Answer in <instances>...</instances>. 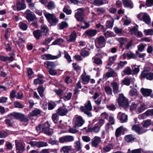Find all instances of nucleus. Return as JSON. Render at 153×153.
<instances>
[{
  "label": "nucleus",
  "mask_w": 153,
  "mask_h": 153,
  "mask_svg": "<svg viewBox=\"0 0 153 153\" xmlns=\"http://www.w3.org/2000/svg\"><path fill=\"white\" fill-rule=\"evenodd\" d=\"M43 14L47 20L51 25H56L58 22L59 20L53 14L50 13L45 10Z\"/></svg>",
  "instance_id": "obj_1"
},
{
  "label": "nucleus",
  "mask_w": 153,
  "mask_h": 153,
  "mask_svg": "<svg viewBox=\"0 0 153 153\" xmlns=\"http://www.w3.org/2000/svg\"><path fill=\"white\" fill-rule=\"evenodd\" d=\"M92 109V107L90 100H88L85 104L84 106H82L80 107L81 111L87 115L89 117L92 116L91 112H90Z\"/></svg>",
  "instance_id": "obj_2"
},
{
  "label": "nucleus",
  "mask_w": 153,
  "mask_h": 153,
  "mask_svg": "<svg viewBox=\"0 0 153 153\" xmlns=\"http://www.w3.org/2000/svg\"><path fill=\"white\" fill-rule=\"evenodd\" d=\"M11 119L15 118L19 119L21 121L24 122L28 121V118L27 116H25L23 114L18 113H13L10 114L9 115Z\"/></svg>",
  "instance_id": "obj_3"
},
{
  "label": "nucleus",
  "mask_w": 153,
  "mask_h": 153,
  "mask_svg": "<svg viewBox=\"0 0 153 153\" xmlns=\"http://www.w3.org/2000/svg\"><path fill=\"white\" fill-rule=\"evenodd\" d=\"M85 123V121L81 116L77 115L75 116L73 120L74 128L81 127Z\"/></svg>",
  "instance_id": "obj_4"
},
{
  "label": "nucleus",
  "mask_w": 153,
  "mask_h": 153,
  "mask_svg": "<svg viewBox=\"0 0 153 153\" xmlns=\"http://www.w3.org/2000/svg\"><path fill=\"white\" fill-rule=\"evenodd\" d=\"M105 38L102 36H101L96 38L95 44L96 47L98 48L104 47L106 44Z\"/></svg>",
  "instance_id": "obj_5"
},
{
  "label": "nucleus",
  "mask_w": 153,
  "mask_h": 153,
  "mask_svg": "<svg viewBox=\"0 0 153 153\" xmlns=\"http://www.w3.org/2000/svg\"><path fill=\"white\" fill-rule=\"evenodd\" d=\"M137 17L140 20L143 21L147 24L151 22V19L149 14L146 13H140L138 15Z\"/></svg>",
  "instance_id": "obj_6"
},
{
  "label": "nucleus",
  "mask_w": 153,
  "mask_h": 153,
  "mask_svg": "<svg viewBox=\"0 0 153 153\" xmlns=\"http://www.w3.org/2000/svg\"><path fill=\"white\" fill-rule=\"evenodd\" d=\"M77 11L75 13L74 16L76 19L79 22H82L84 19L83 16L85 14V9L81 8L78 9Z\"/></svg>",
  "instance_id": "obj_7"
},
{
  "label": "nucleus",
  "mask_w": 153,
  "mask_h": 153,
  "mask_svg": "<svg viewBox=\"0 0 153 153\" xmlns=\"http://www.w3.org/2000/svg\"><path fill=\"white\" fill-rule=\"evenodd\" d=\"M118 102L120 105L123 106L125 108H127L128 106L127 99L122 94H119Z\"/></svg>",
  "instance_id": "obj_8"
},
{
  "label": "nucleus",
  "mask_w": 153,
  "mask_h": 153,
  "mask_svg": "<svg viewBox=\"0 0 153 153\" xmlns=\"http://www.w3.org/2000/svg\"><path fill=\"white\" fill-rule=\"evenodd\" d=\"M50 126L48 122H46L42 125V129L46 134L48 136H51L53 133V130L50 128Z\"/></svg>",
  "instance_id": "obj_9"
},
{
  "label": "nucleus",
  "mask_w": 153,
  "mask_h": 153,
  "mask_svg": "<svg viewBox=\"0 0 153 153\" xmlns=\"http://www.w3.org/2000/svg\"><path fill=\"white\" fill-rule=\"evenodd\" d=\"M24 14L25 18L29 22L33 21L37 18L33 12L29 10H27L25 12Z\"/></svg>",
  "instance_id": "obj_10"
},
{
  "label": "nucleus",
  "mask_w": 153,
  "mask_h": 153,
  "mask_svg": "<svg viewBox=\"0 0 153 153\" xmlns=\"http://www.w3.org/2000/svg\"><path fill=\"white\" fill-rule=\"evenodd\" d=\"M29 144L33 146H36L38 148L46 147L48 145V143L43 141H30Z\"/></svg>",
  "instance_id": "obj_11"
},
{
  "label": "nucleus",
  "mask_w": 153,
  "mask_h": 153,
  "mask_svg": "<svg viewBox=\"0 0 153 153\" xmlns=\"http://www.w3.org/2000/svg\"><path fill=\"white\" fill-rule=\"evenodd\" d=\"M59 55L57 56H53L51 54H44L42 56V58L45 60H53L57 59L61 56V53L59 51Z\"/></svg>",
  "instance_id": "obj_12"
},
{
  "label": "nucleus",
  "mask_w": 153,
  "mask_h": 153,
  "mask_svg": "<svg viewBox=\"0 0 153 153\" xmlns=\"http://www.w3.org/2000/svg\"><path fill=\"white\" fill-rule=\"evenodd\" d=\"M74 137L73 136L66 135L60 137L59 142L61 143L72 142L74 141Z\"/></svg>",
  "instance_id": "obj_13"
},
{
  "label": "nucleus",
  "mask_w": 153,
  "mask_h": 153,
  "mask_svg": "<svg viewBox=\"0 0 153 153\" xmlns=\"http://www.w3.org/2000/svg\"><path fill=\"white\" fill-rule=\"evenodd\" d=\"M97 33V31L96 29H89L85 31L83 35L85 37H92L95 36Z\"/></svg>",
  "instance_id": "obj_14"
},
{
  "label": "nucleus",
  "mask_w": 153,
  "mask_h": 153,
  "mask_svg": "<svg viewBox=\"0 0 153 153\" xmlns=\"http://www.w3.org/2000/svg\"><path fill=\"white\" fill-rule=\"evenodd\" d=\"M141 77L146 78L147 79L151 80L153 79V73L149 72L146 71L142 72L141 75Z\"/></svg>",
  "instance_id": "obj_15"
},
{
  "label": "nucleus",
  "mask_w": 153,
  "mask_h": 153,
  "mask_svg": "<svg viewBox=\"0 0 153 153\" xmlns=\"http://www.w3.org/2000/svg\"><path fill=\"white\" fill-rule=\"evenodd\" d=\"M76 38V34L75 31L72 32L69 36L65 37L66 41L68 42H74Z\"/></svg>",
  "instance_id": "obj_16"
},
{
  "label": "nucleus",
  "mask_w": 153,
  "mask_h": 153,
  "mask_svg": "<svg viewBox=\"0 0 153 153\" xmlns=\"http://www.w3.org/2000/svg\"><path fill=\"white\" fill-rule=\"evenodd\" d=\"M100 128H101L97 125L95 124L93 127L88 128L86 131L87 132H90L91 133L97 134L99 132Z\"/></svg>",
  "instance_id": "obj_17"
},
{
  "label": "nucleus",
  "mask_w": 153,
  "mask_h": 153,
  "mask_svg": "<svg viewBox=\"0 0 153 153\" xmlns=\"http://www.w3.org/2000/svg\"><path fill=\"white\" fill-rule=\"evenodd\" d=\"M26 7V5L24 0H19L16 4V9L17 11L24 10Z\"/></svg>",
  "instance_id": "obj_18"
},
{
  "label": "nucleus",
  "mask_w": 153,
  "mask_h": 153,
  "mask_svg": "<svg viewBox=\"0 0 153 153\" xmlns=\"http://www.w3.org/2000/svg\"><path fill=\"white\" fill-rule=\"evenodd\" d=\"M111 85L112 88L113 92L114 94H118L120 92V91L119 90V82L113 81L111 82Z\"/></svg>",
  "instance_id": "obj_19"
},
{
  "label": "nucleus",
  "mask_w": 153,
  "mask_h": 153,
  "mask_svg": "<svg viewBox=\"0 0 153 153\" xmlns=\"http://www.w3.org/2000/svg\"><path fill=\"white\" fill-rule=\"evenodd\" d=\"M16 148L18 152L19 153H22L25 150V146L22 143L18 140H15Z\"/></svg>",
  "instance_id": "obj_20"
},
{
  "label": "nucleus",
  "mask_w": 153,
  "mask_h": 153,
  "mask_svg": "<svg viewBox=\"0 0 153 153\" xmlns=\"http://www.w3.org/2000/svg\"><path fill=\"white\" fill-rule=\"evenodd\" d=\"M136 139L135 136L132 134L126 135L124 138L125 141L128 143H132Z\"/></svg>",
  "instance_id": "obj_21"
},
{
  "label": "nucleus",
  "mask_w": 153,
  "mask_h": 153,
  "mask_svg": "<svg viewBox=\"0 0 153 153\" xmlns=\"http://www.w3.org/2000/svg\"><path fill=\"white\" fill-rule=\"evenodd\" d=\"M101 141L100 138L96 136L92 140L91 146L92 147L97 148L99 147V144Z\"/></svg>",
  "instance_id": "obj_22"
},
{
  "label": "nucleus",
  "mask_w": 153,
  "mask_h": 153,
  "mask_svg": "<svg viewBox=\"0 0 153 153\" xmlns=\"http://www.w3.org/2000/svg\"><path fill=\"white\" fill-rule=\"evenodd\" d=\"M117 117L121 123L126 122L128 120L127 116L125 114L121 112L118 113Z\"/></svg>",
  "instance_id": "obj_23"
},
{
  "label": "nucleus",
  "mask_w": 153,
  "mask_h": 153,
  "mask_svg": "<svg viewBox=\"0 0 153 153\" xmlns=\"http://www.w3.org/2000/svg\"><path fill=\"white\" fill-rule=\"evenodd\" d=\"M68 112V110L65 107H62L59 108L57 110V113L61 116L66 115Z\"/></svg>",
  "instance_id": "obj_24"
},
{
  "label": "nucleus",
  "mask_w": 153,
  "mask_h": 153,
  "mask_svg": "<svg viewBox=\"0 0 153 153\" xmlns=\"http://www.w3.org/2000/svg\"><path fill=\"white\" fill-rule=\"evenodd\" d=\"M49 31V30L46 25L43 24L41 25L40 31L43 36L47 35Z\"/></svg>",
  "instance_id": "obj_25"
},
{
  "label": "nucleus",
  "mask_w": 153,
  "mask_h": 153,
  "mask_svg": "<svg viewBox=\"0 0 153 153\" xmlns=\"http://www.w3.org/2000/svg\"><path fill=\"white\" fill-rule=\"evenodd\" d=\"M140 91L144 97L149 96L152 92V90L151 89L144 88H142Z\"/></svg>",
  "instance_id": "obj_26"
},
{
  "label": "nucleus",
  "mask_w": 153,
  "mask_h": 153,
  "mask_svg": "<svg viewBox=\"0 0 153 153\" xmlns=\"http://www.w3.org/2000/svg\"><path fill=\"white\" fill-rule=\"evenodd\" d=\"M124 6L130 9L134 7V4L131 0H125L123 2Z\"/></svg>",
  "instance_id": "obj_27"
},
{
  "label": "nucleus",
  "mask_w": 153,
  "mask_h": 153,
  "mask_svg": "<svg viewBox=\"0 0 153 153\" xmlns=\"http://www.w3.org/2000/svg\"><path fill=\"white\" fill-rule=\"evenodd\" d=\"M81 78L82 80V82L85 84H88L90 79V76L86 75L85 73L82 74L81 76Z\"/></svg>",
  "instance_id": "obj_28"
},
{
  "label": "nucleus",
  "mask_w": 153,
  "mask_h": 153,
  "mask_svg": "<svg viewBox=\"0 0 153 153\" xmlns=\"http://www.w3.org/2000/svg\"><path fill=\"white\" fill-rule=\"evenodd\" d=\"M33 34L34 37L37 40H39L43 36L40 30H34L33 32Z\"/></svg>",
  "instance_id": "obj_29"
},
{
  "label": "nucleus",
  "mask_w": 153,
  "mask_h": 153,
  "mask_svg": "<svg viewBox=\"0 0 153 153\" xmlns=\"http://www.w3.org/2000/svg\"><path fill=\"white\" fill-rule=\"evenodd\" d=\"M44 65L45 67L49 69H53L55 66V63L51 61H45L44 62Z\"/></svg>",
  "instance_id": "obj_30"
},
{
  "label": "nucleus",
  "mask_w": 153,
  "mask_h": 153,
  "mask_svg": "<svg viewBox=\"0 0 153 153\" xmlns=\"http://www.w3.org/2000/svg\"><path fill=\"white\" fill-rule=\"evenodd\" d=\"M41 112L42 111L36 108L30 112V115L32 117L38 116H40Z\"/></svg>",
  "instance_id": "obj_31"
},
{
  "label": "nucleus",
  "mask_w": 153,
  "mask_h": 153,
  "mask_svg": "<svg viewBox=\"0 0 153 153\" xmlns=\"http://www.w3.org/2000/svg\"><path fill=\"white\" fill-rule=\"evenodd\" d=\"M46 7L48 10H51L54 9L56 7V6L55 2L53 1H51L48 2Z\"/></svg>",
  "instance_id": "obj_32"
},
{
  "label": "nucleus",
  "mask_w": 153,
  "mask_h": 153,
  "mask_svg": "<svg viewBox=\"0 0 153 153\" xmlns=\"http://www.w3.org/2000/svg\"><path fill=\"white\" fill-rule=\"evenodd\" d=\"M68 26V24L66 22L62 21L59 23L58 25V28L61 30L66 28Z\"/></svg>",
  "instance_id": "obj_33"
},
{
  "label": "nucleus",
  "mask_w": 153,
  "mask_h": 153,
  "mask_svg": "<svg viewBox=\"0 0 153 153\" xmlns=\"http://www.w3.org/2000/svg\"><path fill=\"white\" fill-rule=\"evenodd\" d=\"M14 58L12 56L9 57L8 56L0 55V60L2 61L5 62L7 61H12L14 60Z\"/></svg>",
  "instance_id": "obj_34"
},
{
  "label": "nucleus",
  "mask_w": 153,
  "mask_h": 153,
  "mask_svg": "<svg viewBox=\"0 0 153 153\" xmlns=\"http://www.w3.org/2000/svg\"><path fill=\"white\" fill-rule=\"evenodd\" d=\"M74 150L76 152L80 151L82 149L81 144L79 141H77L74 143Z\"/></svg>",
  "instance_id": "obj_35"
},
{
  "label": "nucleus",
  "mask_w": 153,
  "mask_h": 153,
  "mask_svg": "<svg viewBox=\"0 0 153 153\" xmlns=\"http://www.w3.org/2000/svg\"><path fill=\"white\" fill-rule=\"evenodd\" d=\"M71 148V146H65L60 149V152L63 153H68Z\"/></svg>",
  "instance_id": "obj_36"
},
{
  "label": "nucleus",
  "mask_w": 153,
  "mask_h": 153,
  "mask_svg": "<svg viewBox=\"0 0 153 153\" xmlns=\"http://www.w3.org/2000/svg\"><path fill=\"white\" fill-rule=\"evenodd\" d=\"M117 76V74L115 73L114 71L113 70L108 71L104 75L105 77L109 78L111 77H115Z\"/></svg>",
  "instance_id": "obj_37"
},
{
  "label": "nucleus",
  "mask_w": 153,
  "mask_h": 153,
  "mask_svg": "<svg viewBox=\"0 0 153 153\" xmlns=\"http://www.w3.org/2000/svg\"><path fill=\"white\" fill-rule=\"evenodd\" d=\"M93 62L94 63L98 65H101L102 64V61L100 58L94 57L92 59Z\"/></svg>",
  "instance_id": "obj_38"
},
{
  "label": "nucleus",
  "mask_w": 153,
  "mask_h": 153,
  "mask_svg": "<svg viewBox=\"0 0 153 153\" xmlns=\"http://www.w3.org/2000/svg\"><path fill=\"white\" fill-rule=\"evenodd\" d=\"M64 41V40L61 38H58L55 40L52 43V45H59L62 44Z\"/></svg>",
  "instance_id": "obj_39"
},
{
  "label": "nucleus",
  "mask_w": 153,
  "mask_h": 153,
  "mask_svg": "<svg viewBox=\"0 0 153 153\" xmlns=\"http://www.w3.org/2000/svg\"><path fill=\"white\" fill-rule=\"evenodd\" d=\"M108 2H104L102 0H94L93 2L94 4L96 6H99L104 4L108 3Z\"/></svg>",
  "instance_id": "obj_40"
},
{
  "label": "nucleus",
  "mask_w": 153,
  "mask_h": 153,
  "mask_svg": "<svg viewBox=\"0 0 153 153\" xmlns=\"http://www.w3.org/2000/svg\"><path fill=\"white\" fill-rule=\"evenodd\" d=\"M143 126L145 128H147L152 124L151 120L150 119H147L143 122Z\"/></svg>",
  "instance_id": "obj_41"
},
{
  "label": "nucleus",
  "mask_w": 153,
  "mask_h": 153,
  "mask_svg": "<svg viewBox=\"0 0 153 153\" xmlns=\"http://www.w3.org/2000/svg\"><path fill=\"white\" fill-rule=\"evenodd\" d=\"M114 146L112 143L108 144L107 145L103 148V150L105 152H107L110 151L113 148Z\"/></svg>",
  "instance_id": "obj_42"
},
{
  "label": "nucleus",
  "mask_w": 153,
  "mask_h": 153,
  "mask_svg": "<svg viewBox=\"0 0 153 153\" xmlns=\"http://www.w3.org/2000/svg\"><path fill=\"white\" fill-rule=\"evenodd\" d=\"M117 55L110 57L109 58L108 63V65H111L114 63V61L116 59Z\"/></svg>",
  "instance_id": "obj_43"
},
{
  "label": "nucleus",
  "mask_w": 153,
  "mask_h": 153,
  "mask_svg": "<svg viewBox=\"0 0 153 153\" xmlns=\"http://www.w3.org/2000/svg\"><path fill=\"white\" fill-rule=\"evenodd\" d=\"M96 11L97 14L99 15H101L104 13L105 12V9L102 7H99L96 8Z\"/></svg>",
  "instance_id": "obj_44"
},
{
  "label": "nucleus",
  "mask_w": 153,
  "mask_h": 153,
  "mask_svg": "<svg viewBox=\"0 0 153 153\" xmlns=\"http://www.w3.org/2000/svg\"><path fill=\"white\" fill-rule=\"evenodd\" d=\"M10 114H9L8 116V118L6 119L5 120V122L9 126H11L13 125V119H11L10 116L9 115Z\"/></svg>",
  "instance_id": "obj_45"
},
{
  "label": "nucleus",
  "mask_w": 153,
  "mask_h": 153,
  "mask_svg": "<svg viewBox=\"0 0 153 153\" xmlns=\"http://www.w3.org/2000/svg\"><path fill=\"white\" fill-rule=\"evenodd\" d=\"M114 23L113 20L111 21H107L105 23V26L106 28H112L113 27Z\"/></svg>",
  "instance_id": "obj_46"
},
{
  "label": "nucleus",
  "mask_w": 153,
  "mask_h": 153,
  "mask_svg": "<svg viewBox=\"0 0 153 153\" xmlns=\"http://www.w3.org/2000/svg\"><path fill=\"white\" fill-rule=\"evenodd\" d=\"M103 35L106 38L114 37L115 36L114 33L111 31H107L106 32L104 33Z\"/></svg>",
  "instance_id": "obj_47"
},
{
  "label": "nucleus",
  "mask_w": 153,
  "mask_h": 153,
  "mask_svg": "<svg viewBox=\"0 0 153 153\" xmlns=\"http://www.w3.org/2000/svg\"><path fill=\"white\" fill-rule=\"evenodd\" d=\"M19 26L20 28L23 30H26L28 27L26 24L22 22H21L19 23Z\"/></svg>",
  "instance_id": "obj_48"
},
{
  "label": "nucleus",
  "mask_w": 153,
  "mask_h": 153,
  "mask_svg": "<svg viewBox=\"0 0 153 153\" xmlns=\"http://www.w3.org/2000/svg\"><path fill=\"white\" fill-rule=\"evenodd\" d=\"M122 128L123 127L122 126H120L116 129L115 133V135L117 138L121 135V131Z\"/></svg>",
  "instance_id": "obj_49"
},
{
  "label": "nucleus",
  "mask_w": 153,
  "mask_h": 153,
  "mask_svg": "<svg viewBox=\"0 0 153 153\" xmlns=\"http://www.w3.org/2000/svg\"><path fill=\"white\" fill-rule=\"evenodd\" d=\"M104 90L107 95H110L112 94V90L110 87L109 86L105 87Z\"/></svg>",
  "instance_id": "obj_50"
},
{
  "label": "nucleus",
  "mask_w": 153,
  "mask_h": 153,
  "mask_svg": "<svg viewBox=\"0 0 153 153\" xmlns=\"http://www.w3.org/2000/svg\"><path fill=\"white\" fill-rule=\"evenodd\" d=\"M45 88L42 86H40L37 88V91L40 96L42 97L43 96V93Z\"/></svg>",
  "instance_id": "obj_51"
},
{
  "label": "nucleus",
  "mask_w": 153,
  "mask_h": 153,
  "mask_svg": "<svg viewBox=\"0 0 153 153\" xmlns=\"http://www.w3.org/2000/svg\"><path fill=\"white\" fill-rule=\"evenodd\" d=\"M105 55H107V54L105 53L102 50L99 49L97 51V53L96 54V56L102 58V56Z\"/></svg>",
  "instance_id": "obj_52"
},
{
  "label": "nucleus",
  "mask_w": 153,
  "mask_h": 153,
  "mask_svg": "<svg viewBox=\"0 0 153 153\" xmlns=\"http://www.w3.org/2000/svg\"><path fill=\"white\" fill-rule=\"evenodd\" d=\"M53 37L51 36L48 38L45 39V40L42 42V44L45 45H48L53 39Z\"/></svg>",
  "instance_id": "obj_53"
},
{
  "label": "nucleus",
  "mask_w": 153,
  "mask_h": 153,
  "mask_svg": "<svg viewBox=\"0 0 153 153\" xmlns=\"http://www.w3.org/2000/svg\"><path fill=\"white\" fill-rule=\"evenodd\" d=\"M58 113L53 114H52V119L54 123H56L58 120L59 117Z\"/></svg>",
  "instance_id": "obj_54"
},
{
  "label": "nucleus",
  "mask_w": 153,
  "mask_h": 153,
  "mask_svg": "<svg viewBox=\"0 0 153 153\" xmlns=\"http://www.w3.org/2000/svg\"><path fill=\"white\" fill-rule=\"evenodd\" d=\"M72 95V93L69 92L64 96L63 98L65 101L69 100L71 99Z\"/></svg>",
  "instance_id": "obj_55"
},
{
  "label": "nucleus",
  "mask_w": 153,
  "mask_h": 153,
  "mask_svg": "<svg viewBox=\"0 0 153 153\" xmlns=\"http://www.w3.org/2000/svg\"><path fill=\"white\" fill-rule=\"evenodd\" d=\"M44 82L45 80L43 79H41L40 78H39L34 79V83L35 85H36L38 84H41Z\"/></svg>",
  "instance_id": "obj_56"
},
{
  "label": "nucleus",
  "mask_w": 153,
  "mask_h": 153,
  "mask_svg": "<svg viewBox=\"0 0 153 153\" xmlns=\"http://www.w3.org/2000/svg\"><path fill=\"white\" fill-rule=\"evenodd\" d=\"M81 28L85 29L88 27L90 26L89 24L87 22H83L81 23Z\"/></svg>",
  "instance_id": "obj_57"
},
{
  "label": "nucleus",
  "mask_w": 153,
  "mask_h": 153,
  "mask_svg": "<svg viewBox=\"0 0 153 153\" xmlns=\"http://www.w3.org/2000/svg\"><path fill=\"white\" fill-rule=\"evenodd\" d=\"M111 124L109 123H106L105 126V129L106 131L108 132L109 130H113V128Z\"/></svg>",
  "instance_id": "obj_58"
},
{
  "label": "nucleus",
  "mask_w": 153,
  "mask_h": 153,
  "mask_svg": "<svg viewBox=\"0 0 153 153\" xmlns=\"http://www.w3.org/2000/svg\"><path fill=\"white\" fill-rule=\"evenodd\" d=\"M145 34L146 35H153V29H148L144 30Z\"/></svg>",
  "instance_id": "obj_59"
},
{
  "label": "nucleus",
  "mask_w": 153,
  "mask_h": 153,
  "mask_svg": "<svg viewBox=\"0 0 153 153\" xmlns=\"http://www.w3.org/2000/svg\"><path fill=\"white\" fill-rule=\"evenodd\" d=\"M72 65L74 70L76 71L77 72L80 71L81 70V67L79 65L76 63H72Z\"/></svg>",
  "instance_id": "obj_60"
},
{
  "label": "nucleus",
  "mask_w": 153,
  "mask_h": 153,
  "mask_svg": "<svg viewBox=\"0 0 153 153\" xmlns=\"http://www.w3.org/2000/svg\"><path fill=\"white\" fill-rule=\"evenodd\" d=\"M114 32L118 34H121L123 32V29L122 28H119L117 27H114Z\"/></svg>",
  "instance_id": "obj_61"
},
{
  "label": "nucleus",
  "mask_w": 153,
  "mask_h": 153,
  "mask_svg": "<svg viewBox=\"0 0 153 153\" xmlns=\"http://www.w3.org/2000/svg\"><path fill=\"white\" fill-rule=\"evenodd\" d=\"M117 41L120 43V45L122 46L126 41V39L123 37H120L117 39Z\"/></svg>",
  "instance_id": "obj_62"
},
{
  "label": "nucleus",
  "mask_w": 153,
  "mask_h": 153,
  "mask_svg": "<svg viewBox=\"0 0 153 153\" xmlns=\"http://www.w3.org/2000/svg\"><path fill=\"white\" fill-rule=\"evenodd\" d=\"M146 45V44L143 43L140 44L138 45L137 46L138 50L142 52Z\"/></svg>",
  "instance_id": "obj_63"
},
{
  "label": "nucleus",
  "mask_w": 153,
  "mask_h": 153,
  "mask_svg": "<svg viewBox=\"0 0 153 153\" xmlns=\"http://www.w3.org/2000/svg\"><path fill=\"white\" fill-rule=\"evenodd\" d=\"M132 70L134 74H137L138 73L140 69L139 67L133 66L132 67Z\"/></svg>",
  "instance_id": "obj_64"
}]
</instances>
